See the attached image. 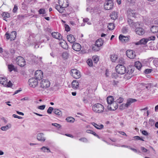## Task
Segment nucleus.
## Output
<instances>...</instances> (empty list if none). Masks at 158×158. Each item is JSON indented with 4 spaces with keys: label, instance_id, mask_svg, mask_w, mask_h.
<instances>
[{
    "label": "nucleus",
    "instance_id": "1",
    "mask_svg": "<svg viewBox=\"0 0 158 158\" xmlns=\"http://www.w3.org/2000/svg\"><path fill=\"white\" fill-rule=\"evenodd\" d=\"M92 110L95 112L98 113H103L104 110V106L101 104H95L92 106Z\"/></svg>",
    "mask_w": 158,
    "mask_h": 158
},
{
    "label": "nucleus",
    "instance_id": "2",
    "mask_svg": "<svg viewBox=\"0 0 158 158\" xmlns=\"http://www.w3.org/2000/svg\"><path fill=\"white\" fill-rule=\"evenodd\" d=\"M115 69L117 73L120 74H124L127 71L126 67L122 64L117 65Z\"/></svg>",
    "mask_w": 158,
    "mask_h": 158
},
{
    "label": "nucleus",
    "instance_id": "3",
    "mask_svg": "<svg viewBox=\"0 0 158 158\" xmlns=\"http://www.w3.org/2000/svg\"><path fill=\"white\" fill-rule=\"evenodd\" d=\"M103 43V41L102 39H99L97 40L96 42V45L92 47L93 50L97 51L100 50L99 47L102 46Z\"/></svg>",
    "mask_w": 158,
    "mask_h": 158
},
{
    "label": "nucleus",
    "instance_id": "4",
    "mask_svg": "<svg viewBox=\"0 0 158 158\" xmlns=\"http://www.w3.org/2000/svg\"><path fill=\"white\" fill-rule=\"evenodd\" d=\"M50 85L49 81L47 79L42 80L40 83V87L44 89H46L49 87Z\"/></svg>",
    "mask_w": 158,
    "mask_h": 158
},
{
    "label": "nucleus",
    "instance_id": "5",
    "mask_svg": "<svg viewBox=\"0 0 158 158\" xmlns=\"http://www.w3.org/2000/svg\"><path fill=\"white\" fill-rule=\"evenodd\" d=\"M17 64L21 67H23L25 65V61L24 59L21 56H19L16 59Z\"/></svg>",
    "mask_w": 158,
    "mask_h": 158
},
{
    "label": "nucleus",
    "instance_id": "6",
    "mask_svg": "<svg viewBox=\"0 0 158 158\" xmlns=\"http://www.w3.org/2000/svg\"><path fill=\"white\" fill-rule=\"evenodd\" d=\"M70 74L75 79H78L80 77V72L76 69H72L71 70Z\"/></svg>",
    "mask_w": 158,
    "mask_h": 158
},
{
    "label": "nucleus",
    "instance_id": "7",
    "mask_svg": "<svg viewBox=\"0 0 158 158\" xmlns=\"http://www.w3.org/2000/svg\"><path fill=\"white\" fill-rule=\"evenodd\" d=\"M127 22L130 27L133 29L140 26V23L139 22L135 23L130 18H128Z\"/></svg>",
    "mask_w": 158,
    "mask_h": 158
},
{
    "label": "nucleus",
    "instance_id": "8",
    "mask_svg": "<svg viewBox=\"0 0 158 158\" xmlns=\"http://www.w3.org/2000/svg\"><path fill=\"white\" fill-rule=\"evenodd\" d=\"M43 77V72L40 70L36 71L35 73V77L37 80H41Z\"/></svg>",
    "mask_w": 158,
    "mask_h": 158
},
{
    "label": "nucleus",
    "instance_id": "9",
    "mask_svg": "<svg viewBox=\"0 0 158 158\" xmlns=\"http://www.w3.org/2000/svg\"><path fill=\"white\" fill-rule=\"evenodd\" d=\"M107 2L104 4V8L106 10L112 9L114 6V3L113 1H106Z\"/></svg>",
    "mask_w": 158,
    "mask_h": 158
},
{
    "label": "nucleus",
    "instance_id": "10",
    "mask_svg": "<svg viewBox=\"0 0 158 158\" xmlns=\"http://www.w3.org/2000/svg\"><path fill=\"white\" fill-rule=\"evenodd\" d=\"M28 83L31 87H35L38 85V80L35 78H32L29 79Z\"/></svg>",
    "mask_w": 158,
    "mask_h": 158
},
{
    "label": "nucleus",
    "instance_id": "11",
    "mask_svg": "<svg viewBox=\"0 0 158 158\" xmlns=\"http://www.w3.org/2000/svg\"><path fill=\"white\" fill-rule=\"evenodd\" d=\"M126 54L128 58L131 59H134L136 56L135 52L131 50H127L126 52Z\"/></svg>",
    "mask_w": 158,
    "mask_h": 158
},
{
    "label": "nucleus",
    "instance_id": "12",
    "mask_svg": "<svg viewBox=\"0 0 158 158\" xmlns=\"http://www.w3.org/2000/svg\"><path fill=\"white\" fill-rule=\"evenodd\" d=\"M107 107L110 110H114L118 108V104L116 102H114L111 104L108 105Z\"/></svg>",
    "mask_w": 158,
    "mask_h": 158
},
{
    "label": "nucleus",
    "instance_id": "13",
    "mask_svg": "<svg viewBox=\"0 0 158 158\" xmlns=\"http://www.w3.org/2000/svg\"><path fill=\"white\" fill-rule=\"evenodd\" d=\"M130 39L129 36H125L122 34H120L119 36V39L120 41L123 43H126L128 42Z\"/></svg>",
    "mask_w": 158,
    "mask_h": 158
},
{
    "label": "nucleus",
    "instance_id": "14",
    "mask_svg": "<svg viewBox=\"0 0 158 158\" xmlns=\"http://www.w3.org/2000/svg\"><path fill=\"white\" fill-rule=\"evenodd\" d=\"M58 2L64 9L67 7L69 4L68 0H58Z\"/></svg>",
    "mask_w": 158,
    "mask_h": 158
},
{
    "label": "nucleus",
    "instance_id": "15",
    "mask_svg": "<svg viewBox=\"0 0 158 158\" xmlns=\"http://www.w3.org/2000/svg\"><path fill=\"white\" fill-rule=\"evenodd\" d=\"M137 13L134 10L129 9L127 11V16L128 18H131V17H136V15Z\"/></svg>",
    "mask_w": 158,
    "mask_h": 158
},
{
    "label": "nucleus",
    "instance_id": "16",
    "mask_svg": "<svg viewBox=\"0 0 158 158\" xmlns=\"http://www.w3.org/2000/svg\"><path fill=\"white\" fill-rule=\"evenodd\" d=\"M137 101V100L135 99H133L132 98H129L127 100L126 103L124 105V106L126 108H128L129 106L133 103Z\"/></svg>",
    "mask_w": 158,
    "mask_h": 158
},
{
    "label": "nucleus",
    "instance_id": "17",
    "mask_svg": "<svg viewBox=\"0 0 158 158\" xmlns=\"http://www.w3.org/2000/svg\"><path fill=\"white\" fill-rule=\"evenodd\" d=\"M139 26L135 28V31L136 33L139 35H142L144 33V30L142 27H140Z\"/></svg>",
    "mask_w": 158,
    "mask_h": 158
},
{
    "label": "nucleus",
    "instance_id": "18",
    "mask_svg": "<svg viewBox=\"0 0 158 158\" xmlns=\"http://www.w3.org/2000/svg\"><path fill=\"white\" fill-rule=\"evenodd\" d=\"M37 139L38 141L42 142H44L46 140V138L44 137V134L41 133L37 134Z\"/></svg>",
    "mask_w": 158,
    "mask_h": 158
},
{
    "label": "nucleus",
    "instance_id": "19",
    "mask_svg": "<svg viewBox=\"0 0 158 158\" xmlns=\"http://www.w3.org/2000/svg\"><path fill=\"white\" fill-rule=\"evenodd\" d=\"M52 35L53 37L55 39H58L60 40H62V36L58 32H53L51 34Z\"/></svg>",
    "mask_w": 158,
    "mask_h": 158
},
{
    "label": "nucleus",
    "instance_id": "20",
    "mask_svg": "<svg viewBox=\"0 0 158 158\" xmlns=\"http://www.w3.org/2000/svg\"><path fill=\"white\" fill-rule=\"evenodd\" d=\"M72 47L73 49L76 51H79L81 48V45L79 44L76 43L73 44Z\"/></svg>",
    "mask_w": 158,
    "mask_h": 158
},
{
    "label": "nucleus",
    "instance_id": "21",
    "mask_svg": "<svg viewBox=\"0 0 158 158\" xmlns=\"http://www.w3.org/2000/svg\"><path fill=\"white\" fill-rule=\"evenodd\" d=\"M59 44L60 46L63 48L67 49L68 48V46L66 41L64 40H60Z\"/></svg>",
    "mask_w": 158,
    "mask_h": 158
},
{
    "label": "nucleus",
    "instance_id": "22",
    "mask_svg": "<svg viewBox=\"0 0 158 158\" xmlns=\"http://www.w3.org/2000/svg\"><path fill=\"white\" fill-rule=\"evenodd\" d=\"M68 41L71 43H73L76 41L74 36L71 34L67 36Z\"/></svg>",
    "mask_w": 158,
    "mask_h": 158
},
{
    "label": "nucleus",
    "instance_id": "23",
    "mask_svg": "<svg viewBox=\"0 0 158 158\" xmlns=\"http://www.w3.org/2000/svg\"><path fill=\"white\" fill-rule=\"evenodd\" d=\"M148 41V39L143 38L140 40L139 41L136 42L135 44L136 45L139 44H145Z\"/></svg>",
    "mask_w": 158,
    "mask_h": 158
},
{
    "label": "nucleus",
    "instance_id": "24",
    "mask_svg": "<svg viewBox=\"0 0 158 158\" xmlns=\"http://www.w3.org/2000/svg\"><path fill=\"white\" fill-rule=\"evenodd\" d=\"M79 83L76 80H74L72 83V87L74 89H77L79 87Z\"/></svg>",
    "mask_w": 158,
    "mask_h": 158
},
{
    "label": "nucleus",
    "instance_id": "25",
    "mask_svg": "<svg viewBox=\"0 0 158 158\" xmlns=\"http://www.w3.org/2000/svg\"><path fill=\"white\" fill-rule=\"evenodd\" d=\"M0 83L6 86L7 84V79L6 77H0Z\"/></svg>",
    "mask_w": 158,
    "mask_h": 158
},
{
    "label": "nucleus",
    "instance_id": "26",
    "mask_svg": "<svg viewBox=\"0 0 158 158\" xmlns=\"http://www.w3.org/2000/svg\"><path fill=\"white\" fill-rule=\"evenodd\" d=\"M56 9L60 13H62L64 12V9L61 7L60 4H56L55 5Z\"/></svg>",
    "mask_w": 158,
    "mask_h": 158
},
{
    "label": "nucleus",
    "instance_id": "27",
    "mask_svg": "<svg viewBox=\"0 0 158 158\" xmlns=\"http://www.w3.org/2000/svg\"><path fill=\"white\" fill-rule=\"evenodd\" d=\"M92 124L96 128L98 129L101 130L103 129L104 126L102 124L98 125L95 123H92Z\"/></svg>",
    "mask_w": 158,
    "mask_h": 158
},
{
    "label": "nucleus",
    "instance_id": "28",
    "mask_svg": "<svg viewBox=\"0 0 158 158\" xmlns=\"http://www.w3.org/2000/svg\"><path fill=\"white\" fill-rule=\"evenodd\" d=\"M151 31L153 33H154L158 32V26H152L151 28Z\"/></svg>",
    "mask_w": 158,
    "mask_h": 158
},
{
    "label": "nucleus",
    "instance_id": "29",
    "mask_svg": "<svg viewBox=\"0 0 158 158\" xmlns=\"http://www.w3.org/2000/svg\"><path fill=\"white\" fill-rule=\"evenodd\" d=\"M108 105L111 104L114 102V98L112 96H108L106 99Z\"/></svg>",
    "mask_w": 158,
    "mask_h": 158
},
{
    "label": "nucleus",
    "instance_id": "30",
    "mask_svg": "<svg viewBox=\"0 0 158 158\" xmlns=\"http://www.w3.org/2000/svg\"><path fill=\"white\" fill-rule=\"evenodd\" d=\"M40 150L42 152H47L48 153L51 152V151L49 148L45 146H43L41 148Z\"/></svg>",
    "mask_w": 158,
    "mask_h": 158
},
{
    "label": "nucleus",
    "instance_id": "31",
    "mask_svg": "<svg viewBox=\"0 0 158 158\" xmlns=\"http://www.w3.org/2000/svg\"><path fill=\"white\" fill-rule=\"evenodd\" d=\"M11 37V41L14 40L16 37V31H12L10 34Z\"/></svg>",
    "mask_w": 158,
    "mask_h": 158
},
{
    "label": "nucleus",
    "instance_id": "32",
    "mask_svg": "<svg viewBox=\"0 0 158 158\" xmlns=\"http://www.w3.org/2000/svg\"><path fill=\"white\" fill-rule=\"evenodd\" d=\"M142 85L145 86V88L148 89H149L152 87H153V84L152 83H148V84H144L142 83Z\"/></svg>",
    "mask_w": 158,
    "mask_h": 158
},
{
    "label": "nucleus",
    "instance_id": "33",
    "mask_svg": "<svg viewBox=\"0 0 158 158\" xmlns=\"http://www.w3.org/2000/svg\"><path fill=\"white\" fill-rule=\"evenodd\" d=\"M117 13L115 12H112L110 15V17L112 19L115 20L118 17Z\"/></svg>",
    "mask_w": 158,
    "mask_h": 158
},
{
    "label": "nucleus",
    "instance_id": "34",
    "mask_svg": "<svg viewBox=\"0 0 158 158\" xmlns=\"http://www.w3.org/2000/svg\"><path fill=\"white\" fill-rule=\"evenodd\" d=\"M118 59L117 55L114 54L110 56V59L113 62H115Z\"/></svg>",
    "mask_w": 158,
    "mask_h": 158
},
{
    "label": "nucleus",
    "instance_id": "35",
    "mask_svg": "<svg viewBox=\"0 0 158 158\" xmlns=\"http://www.w3.org/2000/svg\"><path fill=\"white\" fill-rule=\"evenodd\" d=\"M135 67L138 70H139L142 67V64L141 63L138 61H136L135 62Z\"/></svg>",
    "mask_w": 158,
    "mask_h": 158
},
{
    "label": "nucleus",
    "instance_id": "36",
    "mask_svg": "<svg viewBox=\"0 0 158 158\" xmlns=\"http://www.w3.org/2000/svg\"><path fill=\"white\" fill-rule=\"evenodd\" d=\"M53 112L55 114L59 116H61L62 114V112L58 109H55L53 110Z\"/></svg>",
    "mask_w": 158,
    "mask_h": 158
},
{
    "label": "nucleus",
    "instance_id": "37",
    "mask_svg": "<svg viewBox=\"0 0 158 158\" xmlns=\"http://www.w3.org/2000/svg\"><path fill=\"white\" fill-rule=\"evenodd\" d=\"M8 68L9 71L11 72L13 70H15V66L13 64H9L8 65Z\"/></svg>",
    "mask_w": 158,
    "mask_h": 158
},
{
    "label": "nucleus",
    "instance_id": "38",
    "mask_svg": "<svg viewBox=\"0 0 158 158\" xmlns=\"http://www.w3.org/2000/svg\"><path fill=\"white\" fill-rule=\"evenodd\" d=\"M66 120L68 122L73 123L74 122L75 119L71 117H69L66 118Z\"/></svg>",
    "mask_w": 158,
    "mask_h": 158
},
{
    "label": "nucleus",
    "instance_id": "39",
    "mask_svg": "<svg viewBox=\"0 0 158 158\" xmlns=\"http://www.w3.org/2000/svg\"><path fill=\"white\" fill-rule=\"evenodd\" d=\"M92 59L94 63L95 64H96L99 60V57L97 56H93Z\"/></svg>",
    "mask_w": 158,
    "mask_h": 158
},
{
    "label": "nucleus",
    "instance_id": "40",
    "mask_svg": "<svg viewBox=\"0 0 158 158\" xmlns=\"http://www.w3.org/2000/svg\"><path fill=\"white\" fill-rule=\"evenodd\" d=\"M107 27L110 30H112L114 28V23H110L108 24Z\"/></svg>",
    "mask_w": 158,
    "mask_h": 158
},
{
    "label": "nucleus",
    "instance_id": "41",
    "mask_svg": "<svg viewBox=\"0 0 158 158\" xmlns=\"http://www.w3.org/2000/svg\"><path fill=\"white\" fill-rule=\"evenodd\" d=\"M10 124L9 125H7L5 126L2 127L1 128V129L2 131H6L8 129H9L10 128Z\"/></svg>",
    "mask_w": 158,
    "mask_h": 158
},
{
    "label": "nucleus",
    "instance_id": "42",
    "mask_svg": "<svg viewBox=\"0 0 158 158\" xmlns=\"http://www.w3.org/2000/svg\"><path fill=\"white\" fill-rule=\"evenodd\" d=\"M2 16L5 19L8 18L10 17L9 14L7 12H3L2 14Z\"/></svg>",
    "mask_w": 158,
    "mask_h": 158
},
{
    "label": "nucleus",
    "instance_id": "43",
    "mask_svg": "<svg viewBox=\"0 0 158 158\" xmlns=\"http://www.w3.org/2000/svg\"><path fill=\"white\" fill-rule=\"evenodd\" d=\"M62 57L64 59H67L69 57V54L67 52H64L62 53Z\"/></svg>",
    "mask_w": 158,
    "mask_h": 158
},
{
    "label": "nucleus",
    "instance_id": "44",
    "mask_svg": "<svg viewBox=\"0 0 158 158\" xmlns=\"http://www.w3.org/2000/svg\"><path fill=\"white\" fill-rule=\"evenodd\" d=\"M87 63L89 66H93L92 60L91 59H88L87 61Z\"/></svg>",
    "mask_w": 158,
    "mask_h": 158
},
{
    "label": "nucleus",
    "instance_id": "45",
    "mask_svg": "<svg viewBox=\"0 0 158 158\" xmlns=\"http://www.w3.org/2000/svg\"><path fill=\"white\" fill-rule=\"evenodd\" d=\"M53 108L52 107H49L47 110V112L49 114H51L52 111L54 110Z\"/></svg>",
    "mask_w": 158,
    "mask_h": 158
},
{
    "label": "nucleus",
    "instance_id": "46",
    "mask_svg": "<svg viewBox=\"0 0 158 158\" xmlns=\"http://www.w3.org/2000/svg\"><path fill=\"white\" fill-rule=\"evenodd\" d=\"M133 71L134 70L132 69L131 68H129L128 69L127 72V73L128 74H131L132 73Z\"/></svg>",
    "mask_w": 158,
    "mask_h": 158
},
{
    "label": "nucleus",
    "instance_id": "47",
    "mask_svg": "<svg viewBox=\"0 0 158 158\" xmlns=\"http://www.w3.org/2000/svg\"><path fill=\"white\" fill-rule=\"evenodd\" d=\"M89 19L87 18L84 19H83V21L84 23H87V24L88 25H90L91 23L89 21Z\"/></svg>",
    "mask_w": 158,
    "mask_h": 158
},
{
    "label": "nucleus",
    "instance_id": "48",
    "mask_svg": "<svg viewBox=\"0 0 158 158\" xmlns=\"http://www.w3.org/2000/svg\"><path fill=\"white\" fill-rule=\"evenodd\" d=\"M124 100V99L121 97L119 98L117 100V103H122Z\"/></svg>",
    "mask_w": 158,
    "mask_h": 158
},
{
    "label": "nucleus",
    "instance_id": "49",
    "mask_svg": "<svg viewBox=\"0 0 158 158\" xmlns=\"http://www.w3.org/2000/svg\"><path fill=\"white\" fill-rule=\"evenodd\" d=\"M52 125L55 126L57 129H59L61 127L60 125L56 123H52Z\"/></svg>",
    "mask_w": 158,
    "mask_h": 158
},
{
    "label": "nucleus",
    "instance_id": "50",
    "mask_svg": "<svg viewBox=\"0 0 158 158\" xmlns=\"http://www.w3.org/2000/svg\"><path fill=\"white\" fill-rule=\"evenodd\" d=\"M152 70V69H146L145 70L144 72L146 74H148L151 73Z\"/></svg>",
    "mask_w": 158,
    "mask_h": 158
},
{
    "label": "nucleus",
    "instance_id": "51",
    "mask_svg": "<svg viewBox=\"0 0 158 158\" xmlns=\"http://www.w3.org/2000/svg\"><path fill=\"white\" fill-rule=\"evenodd\" d=\"M65 30L67 31H69L70 30V28L68 25L65 24L64 25Z\"/></svg>",
    "mask_w": 158,
    "mask_h": 158
},
{
    "label": "nucleus",
    "instance_id": "52",
    "mask_svg": "<svg viewBox=\"0 0 158 158\" xmlns=\"http://www.w3.org/2000/svg\"><path fill=\"white\" fill-rule=\"evenodd\" d=\"M39 13L40 14H44L45 13V10L43 9H40L39 10Z\"/></svg>",
    "mask_w": 158,
    "mask_h": 158
},
{
    "label": "nucleus",
    "instance_id": "53",
    "mask_svg": "<svg viewBox=\"0 0 158 158\" xmlns=\"http://www.w3.org/2000/svg\"><path fill=\"white\" fill-rule=\"evenodd\" d=\"M133 138L137 140H142L143 141H144V140L143 139L141 138L140 137L138 136H135L133 137Z\"/></svg>",
    "mask_w": 158,
    "mask_h": 158
},
{
    "label": "nucleus",
    "instance_id": "54",
    "mask_svg": "<svg viewBox=\"0 0 158 158\" xmlns=\"http://www.w3.org/2000/svg\"><path fill=\"white\" fill-rule=\"evenodd\" d=\"M124 105H125L124 103H123L119 107V109L121 110H123L126 108V107L124 106Z\"/></svg>",
    "mask_w": 158,
    "mask_h": 158
},
{
    "label": "nucleus",
    "instance_id": "55",
    "mask_svg": "<svg viewBox=\"0 0 158 158\" xmlns=\"http://www.w3.org/2000/svg\"><path fill=\"white\" fill-rule=\"evenodd\" d=\"M80 141L83 142H86L87 141V139L85 138H82L79 139Z\"/></svg>",
    "mask_w": 158,
    "mask_h": 158
},
{
    "label": "nucleus",
    "instance_id": "56",
    "mask_svg": "<svg viewBox=\"0 0 158 158\" xmlns=\"http://www.w3.org/2000/svg\"><path fill=\"white\" fill-rule=\"evenodd\" d=\"M12 85V83L10 81H9V82L7 81V84L6 85V86H7V87H11Z\"/></svg>",
    "mask_w": 158,
    "mask_h": 158
},
{
    "label": "nucleus",
    "instance_id": "57",
    "mask_svg": "<svg viewBox=\"0 0 158 158\" xmlns=\"http://www.w3.org/2000/svg\"><path fill=\"white\" fill-rule=\"evenodd\" d=\"M122 31L123 33H126L127 32V29L125 27H123Z\"/></svg>",
    "mask_w": 158,
    "mask_h": 158
},
{
    "label": "nucleus",
    "instance_id": "58",
    "mask_svg": "<svg viewBox=\"0 0 158 158\" xmlns=\"http://www.w3.org/2000/svg\"><path fill=\"white\" fill-rule=\"evenodd\" d=\"M5 35L6 36V38L7 40L10 39V40H11L10 35H9V33H6Z\"/></svg>",
    "mask_w": 158,
    "mask_h": 158
},
{
    "label": "nucleus",
    "instance_id": "59",
    "mask_svg": "<svg viewBox=\"0 0 158 158\" xmlns=\"http://www.w3.org/2000/svg\"><path fill=\"white\" fill-rule=\"evenodd\" d=\"M118 83V81H115L114 80L113 81L112 84L114 86H116L117 85Z\"/></svg>",
    "mask_w": 158,
    "mask_h": 158
},
{
    "label": "nucleus",
    "instance_id": "60",
    "mask_svg": "<svg viewBox=\"0 0 158 158\" xmlns=\"http://www.w3.org/2000/svg\"><path fill=\"white\" fill-rule=\"evenodd\" d=\"M119 63L123 64H124V60L123 58H120L119 60Z\"/></svg>",
    "mask_w": 158,
    "mask_h": 158
},
{
    "label": "nucleus",
    "instance_id": "61",
    "mask_svg": "<svg viewBox=\"0 0 158 158\" xmlns=\"http://www.w3.org/2000/svg\"><path fill=\"white\" fill-rule=\"evenodd\" d=\"M12 116L14 118H17L18 119H21L22 118V117L21 116H19L16 114H13L12 115Z\"/></svg>",
    "mask_w": 158,
    "mask_h": 158
},
{
    "label": "nucleus",
    "instance_id": "62",
    "mask_svg": "<svg viewBox=\"0 0 158 158\" xmlns=\"http://www.w3.org/2000/svg\"><path fill=\"white\" fill-rule=\"evenodd\" d=\"M45 107V105H43L42 106H39L38 107V108L39 109L43 110H44Z\"/></svg>",
    "mask_w": 158,
    "mask_h": 158
},
{
    "label": "nucleus",
    "instance_id": "63",
    "mask_svg": "<svg viewBox=\"0 0 158 158\" xmlns=\"http://www.w3.org/2000/svg\"><path fill=\"white\" fill-rule=\"evenodd\" d=\"M18 9L17 6L16 5H15L14 8L13 10V12H15Z\"/></svg>",
    "mask_w": 158,
    "mask_h": 158
},
{
    "label": "nucleus",
    "instance_id": "64",
    "mask_svg": "<svg viewBox=\"0 0 158 158\" xmlns=\"http://www.w3.org/2000/svg\"><path fill=\"white\" fill-rule=\"evenodd\" d=\"M141 149L143 152H146L147 151V150L143 147H141Z\"/></svg>",
    "mask_w": 158,
    "mask_h": 158
}]
</instances>
